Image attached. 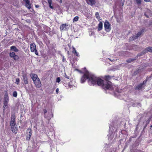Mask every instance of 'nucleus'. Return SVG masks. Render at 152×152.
I'll list each match as a JSON object with an SVG mask.
<instances>
[{"instance_id": "10", "label": "nucleus", "mask_w": 152, "mask_h": 152, "mask_svg": "<svg viewBox=\"0 0 152 152\" xmlns=\"http://www.w3.org/2000/svg\"><path fill=\"white\" fill-rule=\"evenodd\" d=\"M69 26V24L65 23L62 24L60 27V30L61 31L66 30L67 29V28L66 27L67 26Z\"/></svg>"}, {"instance_id": "28", "label": "nucleus", "mask_w": 152, "mask_h": 152, "mask_svg": "<svg viewBox=\"0 0 152 152\" xmlns=\"http://www.w3.org/2000/svg\"><path fill=\"white\" fill-rule=\"evenodd\" d=\"M19 59V57L18 56L16 55L15 56V58H14V60L15 61H18V60Z\"/></svg>"}, {"instance_id": "33", "label": "nucleus", "mask_w": 152, "mask_h": 152, "mask_svg": "<svg viewBox=\"0 0 152 152\" xmlns=\"http://www.w3.org/2000/svg\"><path fill=\"white\" fill-rule=\"evenodd\" d=\"M73 50L72 51V53H73L75 54V53H76L77 51H76L75 48H73Z\"/></svg>"}, {"instance_id": "39", "label": "nucleus", "mask_w": 152, "mask_h": 152, "mask_svg": "<svg viewBox=\"0 0 152 152\" xmlns=\"http://www.w3.org/2000/svg\"><path fill=\"white\" fill-rule=\"evenodd\" d=\"M144 1L146 2H149L150 1V0H144Z\"/></svg>"}, {"instance_id": "42", "label": "nucleus", "mask_w": 152, "mask_h": 152, "mask_svg": "<svg viewBox=\"0 0 152 152\" xmlns=\"http://www.w3.org/2000/svg\"><path fill=\"white\" fill-rule=\"evenodd\" d=\"M62 61L63 62H64V56H63V59L62 60Z\"/></svg>"}, {"instance_id": "30", "label": "nucleus", "mask_w": 152, "mask_h": 152, "mask_svg": "<svg viewBox=\"0 0 152 152\" xmlns=\"http://www.w3.org/2000/svg\"><path fill=\"white\" fill-rule=\"evenodd\" d=\"M20 82V79L19 78H17L16 79V83L18 85Z\"/></svg>"}, {"instance_id": "34", "label": "nucleus", "mask_w": 152, "mask_h": 152, "mask_svg": "<svg viewBox=\"0 0 152 152\" xmlns=\"http://www.w3.org/2000/svg\"><path fill=\"white\" fill-rule=\"evenodd\" d=\"M64 76V77H65L67 79H69V76H68L65 73V74Z\"/></svg>"}, {"instance_id": "18", "label": "nucleus", "mask_w": 152, "mask_h": 152, "mask_svg": "<svg viewBox=\"0 0 152 152\" xmlns=\"http://www.w3.org/2000/svg\"><path fill=\"white\" fill-rule=\"evenodd\" d=\"M4 105L3 107L4 108L3 110H4L7 109L8 107V102H4Z\"/></svg>"}, {"instance_id": "36", "label": "nucleus", "mask_w": 152, "mask_h": 152, "mask_svg": "<svg viewBox=\"0 0 152 152\" xmlns=\"http://www.w3.org/2000/svg\"><path fill=\"white\" fill-rule=\"evenodd\" d=\"M139 70H140L139 69H138L137 70L134 72V74L135 73L136 74H137L139 72Z\"/></svg>"}, {"instance_id": "21", "label": "nucleus", "mask_w": 152, "mask_h": 152, "mask_svg": "<svg viewBox=\"0 0 152 152\" xmlns=\"http://www.w3.org/2000/svg\"><path fill=\"white\" fill-rule=\"evenodd\" d=\"M95 17L96 18L98 19L99 21H100L101 20H102V19L99 16V13L98 12H96L95 13Z\"/></svg>"}, {"instance_id": "7", "label": "nucleus", "mask_w": 152, "mask_h": 152, "mask_svg": "<svg viewBox=\"0 0 152 152\" xmlns=\"http://www.w3.org/2000/svg\"><path fill=\"white\" fill-rule=\"evenodd\" d=\"M104 26L105 30L106 32H109L110 31L111 29L110 25L107 20L105 21Z\"/></svg>"}, {"instance_id": "23", "label": "nucleus", "mask_w": 152, "mask_h": 152, "mask_svg": "<svg viewBox=\"0 0 152 152\" xmlns=\"http://www.w3.org/2000/svg\"><path fill=\"white\" fill-rule=\"evenodd\" d=\"M68 88H73L74 87V85L72 83V82L71 81L69 82L68 85Z\"/></svg>"}, {"instance_id": "31", "label": "nucleus", "mask_w": 152, "mask_h": 152, "mask_svg": "<svg viewBox=\"0 0 152 152\" xmlns=\"http://www.w3.org/2000/svg\"><path fill=\"white\" fill-rule=\"evenodd\" d=\"M147 80H148V79L147 78L145 80H144V81H143V82L142 83H141L142 84V85L143 86V85H144V84H145L146 83Z\"/></svg>"}, {"instance_id": "16", "label": "nucleus", "mask_w": 152, "mask_h": 152, "mask_svg": "<svg viewBox=\"0 0 152 152\" xmlns=\"http://www.w3.org/2000/svg\"><path fill=\"white\" fill-rule=\"evenodd\" d=\"M9 97L8 95L7 92L5 94L4 97V102H9Z\"/></svg>"}, {"instance_id": "3", "label": "nucleus", "mask_w": 152, "mask_h": 152, "mask_svg": "<svg viewBox=\"0 0 152 152\" xmlns=\"http://www.w3.org/2000/svg\"><path fill=\"white\" fill-rule=\"evenodd\" d=\"M92 75H89V73L88 72H85L81 78V83H84L87 79H88L89 82H91V80H89V79L90 77Z\"/></svg>"}, {"instance_id": "41", "label": "nucleus", "mask_w": 152, "mask_h": 152, "mask_svg": "<svg viewBox=\"0 0 152 152\" xmlns=\"http://www.w3.org/2000/svg\"><path fill=\"white\" fill-rule=\"evenodd\" d=\"M140 151L139 150H136L134 151V152H140Z\"/></svg>"}, {"instance_id": "29", "label": "nucleus", "mask_w": 152, "mask_h": 152, "mask_svg": "<svg viewBox=\"0 0 152 152\" xmlns=\"http://www.w3.org/2000/svg\"><path fill=\"white\" fill-rule=\"evenodd\" d=\"M13 96L15 97H16L17 96V93L16 91H14L13 93Z\"/></svg>"}, {"instance_id": "40", "label": "nucleus", "mask_w": 152, "mask_h": 152, "mask_svg": "<svg viewBox=\"0 0 152 152\" xmlns=\"http://www.w3.org/2000/svg\"><path fill=\"white\" fill-rule=\"evenodd\" d=\"M57 0V1H58L60 3H62V0Z\"/></svg>"}, {"instance_id": "32", "label": "nucleus", "mask_w": 152, "mask_h": 152, "mask_svg": "<svg viewBox=\"0 0 152 152\" xmlns=\"http://www.w3.org/2000/svg\"><path fill=\"white\" fill-rule=\"evenodd\" d=\"M61 81L60 78V77H58L56 78V82L57 83H59Z\"/></svg>"}, {"instance_id": "35", "label": "nucleus", "mask_w": 152, "mask_h": 152, "mask_svg": "<svg viewBox=\"0 0 152 152\" xmlns=\"http://www.w3.org/2000/svg\"><path fill=\"white\" fill-rule=\"evenodd\" d=\"M75 54L76 55V56L77 57H79L80 56V55L79 54V53L77 52H76V53H75Z\"/></svg>"}, {"instance_id": "8", "label": "nucleus", "mask_w": 152, "mask_h": 152, "mask_svg": "<svg viewBox=\"0 0 152 152\" xmlns=\"http://www.w3.org/2000/svg\"><path fill=\"white\" fill-rule=\"evenodd\" d=\"M11 130L15 134H16L18 132V127L16 124L11 125Z\"/></svg>"}, {"instance_id": "12", "label": "nucleus", "mask_w": 152, "mask_h": 152, "mask_svg": "<svg viewBox=\"0 0 152 152\" xmlns=\"http://www.w3.org/2000/svg\"><path fill=\"white\" fill-rule=\"evenodd\" d=\"M30 76L33 81L37 79H38V78H39L37 75L36 74H32L30 75Z\"/></svg>"}, {"instance_id": "15", "label": "nucleus", "mask_w": 152, "mask_h": 152, "mask_svg": "<svg viewBox=\"0 0 152 152\" xmlns=\"http://www.w3.org/2000/svg\"><path fill=\"white\" fill-rule=\"evenodd\" d=\"M98 30L100 31L102 30L103 28V23L101 21H100L98 25Z\"/></svg>"}, {"instance_id": "45", "label": "nucleus", "mask_w": 152, "mask_h": 152, "mask_svg": "<svg viewBox=\"0 0 152 152\" xmlns=\"http://www.w3.org/2000/svg\"><path fill=\"white\" fill-rule=\"evenodd\" d=\"M36 7H37V6H36Z\"/></svg>"}, {"instance_id": "37", "label": "nucleus", "mask_w": 152, "mask_h": 152, "mask_svg": "<svg viewBox=\"0 0 152 152\" xmlns=\"http://www.w3.org/2000/svg\"><path fill=\"white\" fill-rule=\"evenodd\" d=\"M43 112L44 114H45L47 112V111L46 109H44L43 110Z\"/></svg>"}, {"instance_id": "26", "label": "nucleus", "mask_w": 152, "mask_h": 152, "mask_svg": "<svg viewBox=\"0 0 152 152\" xmlns=\"http://www.w3.org/2000/svg\"><path fill=\"white\" fill-rule=\"evenodd\" d=\"M79 17L78 16H76L73 19V22H76L78 20Z\"/></svg>"}, {"instance_id": "22", "label": "nucleus", "mask_w": 152, "mask_h": 152, "mask_svg": "<svg viewBox=\"0 0 152 152\" xmlns=\"http://www.w3.org/2000/svg\"><path fill=\"white\" fill-rule=\"evenodd\" d=\"M145 53H146L147 51L152 53V47H148L146 48L145 50Z\"/></svg>"}, {"instance_id": "9", "label": "nucleus", "mask_w": 152, "mask_h": 152, "mask_svg": "<svg viewBox=\"0 0 152 152\" xmlns=\"http://www.w3.org/2000/svg\"><path fill=\"white\" fill-rule=\"evenodd\" d=\"M34 83L35 84V86L38 88H40L41 86V84L39 78L38 79L34 80L33 81Z\"/></svg>"}, {"instance_id": "25", "label": "nucleus", "mask_w": 152, "mask_h": 152, "mask_svg": "<svg viewBox=\"0 0 152 152\" xmlns=\"http://www.w3.org/2000/svg\"><path fill=\"white\" fill-rule=\"evenodd\" d=\"M16 55H15V53L14 52H11L10 53V56L11 58H13L14 59V58H15V56Z\"/></svg>"}, {"instance_id": "17", "label": "nucleus", "mask_w": 152, "mask_h": 152, "mask_svg": "<svg viewBox=\"0 0 152 152\" xmlns=\"http://www.w3.org/2000/svg\"><path fill=\"white\" fill-rule=\"evenodd\" d=\"M23 78L24 82L25 84H28V78L26 75H23Z\"/></svg>"}, {"instance_id": "43", "label": "nucleus", "mask_w": 152, "mask_h": 152, "mask_svg": "<svg viewBox=\"0 0 152 152\" xmlns=\"http://www.w3.org/2000/svg\"><path fill=\"white\" fill-rule=\"evenodd\" d=\"M133 47H137V45H133Z\"/></svg>"}, {"instance_id": "6", "label": "nucleus", "mask_w": 152, "mask_h": 152, "mask_svg": "<svg viewBox=\"0 0 152 152\" xmlns=\"http://www.w3.org/2000/svg\"><path fill=\"white\" fill-rule=\"evenodd\" d=\"M16 117L15 113L11 114L10 121V126L16 124Z\"/></svg>"}, {"instance_id": "2", "label": "nucleus", "mask_w": 152, "mask_h": 152, "mask_svg": "<svg viewBox=\"0 0 152 152\" xmlns=\"http://www.w3.org/2000/svg\"><path fill=\"white\" fill-rule=\"evenodd\" d=\"M112 77L109 75H105L103 77V79L105 80L104 86V90H112L113 89V84L110 81H109L111 79Z\"/></svg>"}, {"instance_id": "14", "label": "nucleus", "mask_w": 152, "mask_h": 152, "mask_svg": "<svg viewBox=\"0 0 152 152\" xmlns=\"http://www.w3.org/2000/svg\"><path fill=\"white\" fill-rule=\"evenodd\" d=\"M143 86V85L141 83H140L136 87H135V89L137 90H141Z\"/></svg>"}, {"instance_id": "5", "label": "nucleus", "mask_w": 152, "mask_h": 152, "mask_svg": "<svg viewBox=\"0 0 152 152\" xmlns=\"http://www.w3.org/2000/svg\"><path fill=\"white\" fill-rule=\"evenodd\" d=\"M30 50L31 52H34L37 56H39L38 52L36 48V45L35 43H31L30 45Z\"/></svg>"}, {"instance_id": "11", "label": "nucleus", "mask_w": 152, "mask_h": 152, "mask_svg": "<svg viewBox=\"0 0 152 152\" xmlns=\"http://www.w3.org/2000/svg\"><path fill=\"white\" fill-rule=\"evenodd\" d=\"M27 130L28 131H29V132L28 135L26 136V140L29 141L30 140L32 135L31 129L30 128H29Z\"/></svg>"}, {"instance_id": "4", "label": "nucleus", "mask_w": 152, "mask_h": 152, "mask_svg": "<svg viewBox=\"0 0 152 152\" xmlns=\"http://www.w3.org/2000/svg\"><path fill=\"white\" fill-rule=\"evenodd\" d=\"M145 28H142L140 31L136 35L132 36V37L130 38L129 40L130 41H133L140 37L142 34L145 31Z\"/></svg>"}, {"instance_id": "38", "label": "nucleus", "mask_w": 152, "mask_h": 152, "mask_svg": "<svg viewBox=\"0 0 152 152\" xmlns=\"http://www.w3.org/2000/svg\"><path fill=\"white\" fill-rule=\"evenodd\" d=\"M56 92L57 93V94H58V93L59 92V89L58 88H57L56 90Z\"/></svg>"}, {"instance_id": "13", "label": "nucleus", "mask_w": 152, "mask_h": 152, "mask_svg": "<svg viewBox=\"0 0 152 152\" xmlns=\"http://www.w3.org/2000/svg\"><path fill=\"white\" fill-rule=\"evenodd\" d=\"M26 2V6L29 9H30L31 8V4H30L29 0H23Z\"/></svg>"}, {"instance_id": "19", "label": "nucleus", "mask_w": 152, "mask_h": 152, "mask_svg": "<svg viewBox=\"0 0 152 152\" xmlns=\"http://www.w3.org/2000/svg\"><path fill=\"white\" fill-rule=\"evenodd\" d=\"M10 49L11 50L13 51H14L17 52L19 51L18 49L14 46H12L11 47Z\"/></svg>"}, {"instance_id": "1", "label": "nucleus", "mask_w": 152, "mask_h": 152, "mask_svg": "<svg viewBox=\"0 0 152 152\" xmlns=\"http://www.w3.org/2000/svg\"><path fill=\"white\" fill-rule=\"evenodd\" d=\"M91 84L94 85L97 84L99 86H102V88L104 89V80L99 77H97L94 75H92L90 78Z\"/></svg>"}, {"instance_id": "24", "label": "nucleus", "mask_w": 152, "mask_h": 152, "mask_svg": "<svg viewBox=\"0 0 152 152\" xmlns=\"http://www.w3.org/2000/svg\"><path fill=\"white\" fill-rule=\"evenodd\" d=\"M49 7L51 9H54L53 7L52 6V0H48Z\"/></svg>"}, {"instance_id": "27", "label": "nucleus", "mask_w": 152, "mask_h": 152, "mask_svg": "<svg viewBox=\"0 0 152 152\" xmlns=\"http://www.w3.org/2000/svg\"><path fill=\"white\" fill-rule=\"evenodd\" d=\"M134 60L133 59L130 58L126 60V61L127 63H129L132 62L134 61Z\"/></svg>"}, {"instance_id": "44", "label": "nucleus", "mask_w": 152, "mask_h": 152, "mask_svg": "<svg viewBox=\"0 0 152 152\" xmlns=\"http://www.w3.org/2000/svg\"><path fill=\"white\" fill-rule=\"evenodd\" d=\"M109 60H110V61H112V60H111V59H110V58H109Z\"/></svg>"}, {"instance_id": "20", "label": "nucleus", "mask_w": 152, "mask_h": 152, "mask_svg": "<svg viewBox=\"0 0 152 152\" xmlns=\"http://www.w3.org/2000/svg\"><path fill=\"white\" fill-rule=\"evenodd\" d=\"M87 3L88 4L92 5L95 4L96 1L95 0H88Z\"/></svg>"}]
</instances>
